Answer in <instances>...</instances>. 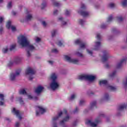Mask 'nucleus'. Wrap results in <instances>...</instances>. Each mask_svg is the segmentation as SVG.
Instances as JSON below:
<instances>
[{
    "instance_id": "nucleus-49",
    "label": "nucleus",
    "mask_w": 127,
    "mask_h": 127,
    "mask_svg": "<svg viewBox=\"0 0 127 127\" xmlns=\"http://www.w3.org/2000/svg\"><path fill=\"white\" fill-rule=\"evenodd\" d=\"M35 40L36 42L38 43V42H40L41 39L39 37H36L35 38Z\"/></svg>"
},
{
    "instance_id": "nucleus-56",
    "label": "nucleus",
    "mask_w": 127,
    "mask_h": 127,
    "mask_svg": "<svg viewBox=\"0 0 127 127\" xmlns=\"http://www.w3.org/2000/svg\"><path fill=\"white\" fill-rule=\"evenodd\" d=\"M78 112H79V109H78V108H76L74 111H73L74 114H76V113H78Z\"/></svg>"
},
{
    "instance_id": "nucleus-58",
    "label": "nucleus",
    "mask_w": 127,
    "mask_h": 127,
    "mask_svg": "<svg viewBox=\"0 0 127 127\" xmlns=\"http://www.w3.org/2000/svg\"><path fill=\"white\" fill-rule=\"evenodd\" d=\"M2 31H3V28L2 27H0V34H1L2 33Z\"/></svg>"
},
{
    "instance_id": "nucleus-37",
    "label": "nucleus",
    "mask_w": 127,
    "mask_h": 127,
    "mask_svg": "<svg viewBox=\"0 0 127 127\" xmlns=\"http://www.w3.org/2000/svg\"><path fill=\"white\" fill-rule=\"evenodd\" d=\"M75 98H76V94H72L70 97L69 98V101H73V100H74Z\"/></svg>"
},
{
    "instance_id": "nucleus-2",
    "label": "nucleus",
    "mask_w": 127,
    "mask_h": 127,
    "mask_svg": "<svg viewBox=\"0 0 127 127\" xmlns=\"http://www.w3.org/2000/svg\"><path fill=\"white\" fill-rule=\"evenodd\" d=\"M58 75L56 73H53L51 75V79L52 80V82L50 83V86L52 90H57L59 87H60V84L59 82L57 81V77Z\"/></svg>"
},
{
    "instance_id": "nucleus-45",
    "label": "nucleus",
    "mask_w": 127,
    "mask_h": 127,
    "mask_svg": "<svg viewBox=\"0 0 127 127\" xmlns=\"http://www.w3.org/2000/svg\"><path fill=\"white\" fill-rule=\"evenodd\" d=\"M12 6V4L11 3V2H9L8 3V4L7 5V8H11V7Z\"/></svg>"
},
{
    "instance_id": "nucleus-51",
    "label": "nucleus",
    "mask_w": 127,
    "mask_h": 127,
    "mask_svg": "<svg viewBox=\"0 0 127 127\" xmlns=\"http://www.w3.org/2000/svg\"><path fill=\"white\" fill-rule=\"evenodd\" d=\"M52 52L53 53H58V51L56 49H53L52 50Z\"/></svg>"
},
{
    "instance_id": "nucleus-13",
    "label": "nucleus",
    "mask_w": 127,
    "mask_h": 127,
    "mask_svg": "<svg viewBox=\"0 0 127 127\" xmlns=\"http://www.w3.org/2000/svg\"><path fill=\"white\" fill-rule=\"evenodd\" d=\"M103 56L102 58V60L103 62H106L107 60L109 59L110 57V55H109V52L107 51H104L102 52Z\"/></svg>"
},
{
    "instance_id": "nucleus-5",
    "label": "nucleus",
    "mask_w": 127,
    "mask_h": 127,
    "mask_svg": "<svg viewBox=\"0 0 127 127\" xmlns=\"http://www.w3.org/2000/svg\"><path fill=\"white\" fill-rule=\"evenodd\" d=\"M64 59L68 63H71L72 64H75L78 65L80 63V61L77 58H72L70 56L65 55L64 56Z\"/></svg>"
},
{
    "instance_id": "nucleus-15",
    "label": "nucleus",
    "mask_w": 127,
    "mask_h": 127,
    "mask_svg": "<svg viewBox=\"0 0 127 127\" xmlns=\"http://www.w3.org/2000/svg\"><path fill=\"white\" fill-rule=\"evenodd\" d=\"M12 113L14 115H15L19 120H21V119H22L20 112H19V111L16 110L15 108H13Z\"/></svg>"
},
{
    "instance_id": "nucleus-34",
    "label": "nucleus",
    "mask_w": 127,
    "mask_h": 127,
    "mask_svg": "<svg viewBox=\"0 0 127 127\" xmlns=\"http://www.w3.org/2000/svg\"><path fill=\"white\" fill-rule=\"evenodd\" d=\"M122 4L123 6L126 7L127 6V0H123L122 2Z\"/></svg>"
},
{
    "instance_id": "nucleus-11",
    "label": "nucleus",
    "mask_w": 127,
    "mask_h": 127,
    "mask_svg": "<svg viewBox=\"0 0 127 127\" xmlns=\"http://www.w3.org/2000/svg\"><path fill=\"white\" fill-rule=\"evenodd\" d=\"M74 43L75 44L80 45V48H86V47H88V44L87 43L82 42L80 39L76 40L74 41Z\"/></svg>"
},
{
    "instance_id": "nucleus-12",
    "label": "nucleus",
    "mask_w": 127,
    "mask_h": 127,
    "mask_svg": "<svg viewBox=\"0 0 127 127\" xmlns=\"http://www.w3.org/2000/svg\"><path fill=\"white\" fill-rule=\"evenodd\" d=\"M45 113H46V110L44 108L41 106L37 107L36 110V116H38L41 115H43Z\"/></svg>"
},
{
    "instance_id": "nucleus-59",
    "label": "nucleus",
    "mask_w": 127,
    "mask_h": 127,
    "mask_svg": "<svg viewBox=\"0 0 127 127\" xmlns=\"http://www.w3.org/2000/svg\"><path fill=\"white\" fill-rule=\"evenodd\" d=\"M57 13H58V10H55L54 11V15H56V14H57Z\"/></svg>"
},
{
    "instance_id": "nucleus-4",
    "label": "nucleus",
    "mask_w": 127,
    "mask_h": 127,
    "mask_svg": "<svg viewBox=\"0 0 127 127\" xmlns=\"http://www.w3.org/2000/svg\"><path fill=\"white\" fill-rule=\"evenodd\" d=\"M78 80L82 81L83 80H87L88 81H94L96 79V76L92 75L82 74L77 77Z\"/></svg>"
},
{
    "instance_id": "nucleus-54",
    "label": "nucleus",
    "mask_w": 127,
    "mask_h": 127,
    "mask_svg": "<svg viewBox=\"0 0 127 127\" xmlns=\"http://www.w3.org/2000/svg\"><path fill=\"white\" fill-rule=\"evenodd\" d=\"M96 37H97V39H100V38H101V35L99 33H97L96 34Z\"/></svg>"
},
{
    "instance_id": "nucleus-43",
    "label": "nucleus",
    "mask_w": 127,
    "mask_h": 127,
    "mask_svg": "<svg viewBox=\"0 0 127 127\" xmlns=\"http://www.w3.org/2000/svg\"><path fill=\"white\" fill-rule=\"evenodd\" d=\"M16 45L15 44H13L10 46V51H12L14 48H15Z\"/></svg>"
},
{
    "instance_id": "nucleus-7",
    "label": "nucleus",
    "mask_w": 127,
    "mask_h": 127,
    "mask_svg": "<svg viewBox=\"0 0 127 127\" xmlns=\"http://www.w3.org/2000/svg\"><path fill=\"white\" fill-rule=\"evenodd\" d=\"M99 85L102 86V85H107V88L111 91H117L118 88L115 86H111L110 84H108V81L106 80H102L99 81Z\"/></svg>"
},
{
    "instance_id": "nucleus-30",
    "label": "nucleus",
    "mask_w": 127,
    "mask_h": 127,
    "mask_svg": "<svg viewBox=\"0 0 127 127\" xmlns=\"http://www.w3.org/2000/svg\"><path fill=\"white\" fill-rule=\"evenodd\" d=\"M19 93L20 94V95H26V91L25 90V89H21L19 91Z\"/></svg>"
},
{
    "instance_id": "nucleus-32",
    "label": "nucleus",
    "mask_w": 127,
    "mask_h": 127,
    "mask_svg": "<svg viewBox=\"0 0 127 127\" xmlns=\"http://www.w3.org/2000/svg\"><path fill=\"white\" fill-rule=\"evenodd\" d=\"M6 26L8 29H10V27L12 26V25H11V22H10V21H8L6 23Z\"/></svg>"
},
{
    "instance_id": "nucleus-38",
    "label": "nucleus",
    "mask_w": 127,
    "mask_h": 127,
    "mask_svg": "<svg viewBox=\"0 0 127 127\" xmlns=\"http://www.w3.org/2000/svg\"><path fill=\"white\" fill-rule=\"evenodd\" d=\"M108 6L111 8H113V7H115V6H116V4L114 3H110L108 4Z\"/></svg>"
},
{
    "instance_id": "nucleus-29",
    "label": "nucleus",
    "mask_w": 127,
    "mask_h": 127,
    "mask_svg": "<svg viewBox=\"0 0 127 127\" xmlns=\"http://www.w3.org/2000/svg\"><path fill=\"white\" fill-rule=\"evenodd\" d=\"M46 6H47V2L45 1H43L41 4V8L43 9V8H45Z\"/></svg>"
},
{
    "instance_id": "nucleus-28",
    "label": "nucleus",
    "mask_w": 127,
    "mask_h": 127,
    "mask_svg": "<svg viewBox=\"0 0 127 127\" xmlns=\"http://www.w3.org/2000/svg\"><path fill=\"white\" fill-rule=\"evenodd\" d=\"M97 105L96 101H93L90 103V109H93L94 107H96Z\"/></svg>"
},
{
    "instance_id": "nucleus-16",
    "label": "nucleus",
    "mask_w": 127,
    "mask_h": 127,
    "mask_svg": "<svg viewBox=\"0 0 127 127\" xmlns=\"http://www.w3.org/2000/svg\"><path fill=\"white\" fill-rule=\"evenodd\" d=\"M44 90V87L39 85L35 89V93H36L37 95H39V94H41Z\"/></svg>"
},
{
    "instance_id": "nucleus-19",
    "label": "nucleus",
    "mask_w": 127,
    "mask_h": 127,
    "mask_svg": "<svg viewBox=\"0 0 127 127\" xmlns=\"http://www.w3.org/2000/svg\"><path fill=\"white\" fill-rule=\"evenodd\" d=\"M102 44H101V42H95V46L94 48L92 49L93 50H99L100 49V47H101V46Z\"/></svg>"
},
{
    "instance_id": "nucleus-42",
    "label": "nucleus",
    "mask_w": 127,
    "mask_h": 127,
    "mask_svg": "<svg viewBox=\"0 0 127 127\" xmlns=\"http://www.w3.org/2000/svg\"><path fill=\"white\" fill-rule=\"evenodd\" d=\"M117 20L119 22H121V21H123L124 20V18L122 16H119L117 17Z\"/></svg>"
},
{
    "instance_id": "nucleus-57",
    "label": "nucleus",
    "mask_w": 127,
    "mask_h": 127,
    "mask_svg": "<svg viewBox=\"0 0 127 127\" xmlns=\"http://www.w3.org/2000/svg\"><path fill=\"white\" fill-rule=\"evenodd\" d=\"M77 55L79 56V57H83V54L80 53H77Z\"/></svg>"
},
{
    "instance_id": "nucleus-25",
    "label": "nucleus",
    "mask_w": 127,
    "mask_h": 127,
    "mask_svg": "<svg viewBox=\"0 0 127 127\" xmlns=\"http://www.w3.org/2000/svg\"><path fill=\"white\" fill-rule=\"evenodd\" d=\"M127 108V105H126L125 104H122L120 106L119 108V111H123V110H125Z\"/></svg>"
},
{
    "instance_id": "nucleus-61",
    "label": "nucleus",
    "mask_w": 127,
    "mask_h": 127,
    "mask_svg": "<svg viewBox=\"0 0 127 127\" xmlns=\"http://www.w3.org/2000/svg\"><path fill=\"white\" fill-rule=\"evenodd\" d=\"M87 94L89 96H91V95L93 94V92L89 91L87 92Z\"/></svg>"
},
{
    "instance_id": "nucleus-48",
    "label": "nucleus",
    "mask_w": 127,
    "mask_h": 127,
    "mask_svg": "<svg viewBox=\"0 0 127 127\" xmlns=\"http://www.w3.org/2000/svg\"><path fill=\"white\" fill-rule=\"evenodd\" d=\"M59 46H62L63 45V42L60 41L57 43Z\"/></svg>"
},
{
    "instance_id": "nucleus-21",
    "label": "nucleus",
    "mask_w": 127,
    "mask_h": 127,
    "mask_svg": "<svg viewBox=\"0 0 127 127\" xmlns=\"http://www.w3.org/2000/svg\"><path fill=\"white\" fill-rule=\"evenodd\" d=\"M4 95L2 94H0V106H3L4 104Z\"/></svg>"
},
{
    "instance_id": "nucleus-23",
    "label": "nucleus",
    "mask_w": 127,
    "mask_h": 127,
    "mask_svg": "<svg viewBox=\"0 0 127 127\" xmlns=\"http://www.w3.org/2000/svg\"><path fill=\"white\" fill-rule=\"evenodd\" d=\"M110 99H111V96H110L109 93H106L104 94L103 98L102 100H103L104 101H109Z\"/></svg>"
},
{
    "instance_id": "nucleus-36",
    "label": "nucleus",
    "mask_w": 127,
    "mask_h": 127,
    "mask_svg": "<svg viewBox=\"0 0 127 127\" xmlns=\"http://www.w3.org/2000/svg\"><path fill=\"white\" fill-rule=\"evenodd\" d=\"M116 75H117V71H114L109 74V76L110 77H115Z\"/></svg>"
},
{
    "instance_id": "nucleus-63",
    "label": "nucleus",
    "mask_w": 127,
    "mask_h": 127,
    "mask_svg": "<svg viewBox=\"0 0 127 127\" xmlns=\"http://www.w3.org/2000/svg\"><path fill=\"white\" fill-rule=\"evenodd\" d=\"M12 64H13V63H12V62H10V63L8 64V66H11V65H12Z\"/></svg>"
},
{
    "instance_id": "nucleus-24",
    "label": "nucleus",
    "mask_w": 127,
    "mask_h": 127,
    "mask_svg": "<svg viewBox=\"0 0 127 127\" xmlns=\"http://www.w3.org/2000/svg\"><path fill=\"white\" fill-rule=\"evenodd\" d=\"M28 99H29V100H34V101H37V100H38L37 97H33L31 94H28Z\"/></svg>"
},
{
    "instance_id": "nucleus-60",
    "label": "nucleus",
    "mask_w": 127,
    "mask_h": 127,
    "mask_svg": "<svg viewBox=\"0 0 127 127\" xmlns=\"http://www.w3.org/2000/svg\"><path fill=\"white\" fill-rule=\"evenodd\" d=\"M42 23L43 26H46V25H47V24H46V22L45 21H43Z\"/></svg>"
},
{
    "instance_id": "nucleus-18",
    "label": "nucleus",
    "mask_w": 127,
    "mask_h": 127,
    "mask_svg": "<svg viewBox=\"0 0 127 127\" xmlns=\"http://www.w3.org/2000/svg\"><path fill=\"white\" fill-rule=\"evenodd\" d=\"M70 117L69 115H67L64 118L63 120L61 121L60 122V125H64L65 123L67 122H69V120H70Z\"/></svg>"
},
{
    "instance_id": "nucleus-47",
    "label": "nucleus",
    "mask_w": 127,
    "mask_h": 127,
    "mask_svg": "<svg viewBox=\"0 0 127 127\" xmlns=\"http://www.w3.org/2000/svg\"><path fill=\"white\" fill-rule=\"evenodd\" d=\"M20 127V122H17L15 124V127Z\"/></svg>"
},
{
    "instance_id": "nucleus-17",
    "label": "nucleus",
    "mask_w": 127,
    "mask_h": 127,
    "mask_svg": "<svg viewBox=\"0 0 127 127\" xmlns=\"http://www.w3.org/2000/svg\"><path fill=\"white\" fill-rule=\"evenodd\" d=\"M32 18V14L29 13L26 15L25 20H21V22H24V21H30Z\"/></svg>"
},
{
    "instance_id": "nucleus-44",
    "label": "nucleus",
    "mask_w": 127,
    "mask_h": 127,
    "mask_svg": "<svg viewBox=\"0 0 127 127\" xmlns=\"http://www.w3.org/2000/svg\"><path fill=\"white\" fill-rule=\"evenodd\" d=\"M3 53H6L8 51V49L7 48H4L2 50Z\"/></svg>"
},
{
    "instance_id": "nucleus-62",
    "label": "nucleus",
    "mask_w": 127,
    "mask_h": 127,
    "mask_svg": "<svg viewBox=\"0 0 127 127\" xmlns=\"http://www.w3.org/2000/svg\"><path fill=\"white\" fill-rule=\"evenodd\" d=\"M76 126H77V123L76 122H74L73 124H72V126L73 127H76Z\"/></svg>"
},
{
    "instance_id": "nucleus-39",
    "label": "nucleus",
    "mask_w": 127,
    "mask_h": 127,
    "mask_svg": "<svg viewBox=\"0 0 127 127\" xmlns=\"http://www.w3.org/2000/svg\"><path fill=\"white\" fill-rule=\"evenodd\" d=\"M113 16L111 15L109 16V17L107 19V22H111L113 21Z\"/></svg>"
},
{
    "instance_id": "nucleus-27",
    "label": "nucleus",
    "mask_w": 127,
    "mask_h": 127,
    "mask_svg": "<svg viewBox=\"0 0 127 127\" xmlns=\"http://www.w3.org/2000/svg\"><path fill=\"white\" fill-rule=\"evenodd\" d=\"M52 3L55 6H60V5H61L60 2L56 1H53Z\"/></svg>"
},
{
    "instance_id": "nucleus-6",
    "label": "nucleus",
    "mask_w": 127,
    "mask_h": 127,
    "mask_svg": "<svg viewBox=\"0 0 127 127\" xmlns=\"http://www.w3.org/2000/svg\"><path fill=\"white\" fill-rule=\"evenodd\" d=\"M25 74L27 77H28L29 80H32L33 79V75L35 74V71L31 67H28L25 71Z\"/></svg>"
},
{
    "instance_id": "nucleus-55",
    "label": "nucleus",
    "mask_w": 127,
    "mask_h": 127,
    "mask_svg": "<svg viewBox=\"0 0 127 127\" xmlns=\"http://www.w3.org/2000/svg\"><path fill=\"white\" fill-rule=\"evenodd\" d=\"M107 27V26L105 25V24H102L101 25V28H106Z\"/></svg>"
},
{
    "instance_id": "nucleus-14",
    "label": "nucleus",
    "mask_w": 127,
    "mask_h": 127,
    "mask_svg": "<svg viewBox=\"0 0 127 127\" xmlns=\"http://www.w3.org/2000/svg\"><path fill=\"white\" fill-rule=\"evenodd\" d=\"M127 61V58H125L123 59L120 62L118 63L116 65L117 68H121L123 67V65L126 64V62Z\"/></svg>"
},
{
    "instance_id": "nucleus-22",
    "label": "nucleus",
    "mask_w": 127,
    "mask_h": 127,
    "mask_svg": "<svg viewBox=\"0 0 127 127\" xmlns=\"http://www.w3.org/2000/svg\"><path fill=\"white\" fill-rule=\"evenodd\" d=\"M21 60H22V59L20 57H16L14 60V63L15 64H19L21 62Z\"/></svg>"
},
{
    "instance_id": "nucleus-41",
    "label": "nucleus",
    "mask_w": 127,
    "mask_h": 127,
    "mask_svg": "<svg viewBox=\"0 0 127 127\" xmlns=\"http://www.w3.org/2000/svg\"><path fill=\"white\" fill-rule=\"evenodd\" d=\"M86 51H87V53H88V54H89L91 56H92V55H93V51H92L91 50L87 49Z\"/></svg>"
},
{
    "instance_id": "nucleus-40",
    "label": "nucleus",
    "mask_w": 127,
    "mask_h": 127,
    "mask_svg": "<svg viewBox=\"0 0 127 127\" xmlns=\"http://www.w3.org/2000/svg\"><path fill=\"white\" fill-rule=\"evenodd\" d=\"M86 103V101L84 100H81L79 101V105L80 106H83V105H85V103Z\"/></svg>"
},
{
    "instance_id": "nucleus-35",
    "label": "nucleus",
    "mask_w": 127,
    "mask_h": 127,
    "mask_svg": "<svg viewBox=\"0 0 127 127\" xmlns=\"http://www.w3.org/2000/svg\"><path fill=\"white\" fill-rule=\"evenodd\" d=\"M51 34H52V37H54L55 36V35H56V34H57V30H53L51 32Z\"/></svg>"
},
{
    "instance_id": "nucleus-53",
    "label": "nucleus",
    "mask_w": 127,
    "mask_h": 127,
    "mask_svg": "<svg viewBox=\"0 0 127 127\" xmlns=\"http://www.w3.org/2000/svg\"><path fill=\"white\" fill-rule=\"evenodd\" d=\"M48 62L50 65H53V64H54V62L53 61H48Z\"/></svg>"
},
{
    "instance_id": "nucleus-3",
    "label": "nucleus",
    "mask_w": 127,
    "mask_h": 127,
    "mask_svg": "<svg viewBox=\"0 0 127 127\" xmlns=\"http://www.w3.org/2000/svg\"><path fill=\"white\" fill-rule=\"evenodd\" d=\"M64 115H67V110H64V112L61 111L59 113L58 116L54 117L52 119L53 124H52V127H58L57 126V123L55 122V121H57L59 118H61L62 116H64Z\"/></svg>"
},
{
    "instance_id": "nucleus-33",
    "label": "nucleus",
    "mask_w": 127,
    "mask_h": 127,
    "mask_svg": "<svg viewBox=\"0 0 127 127\" xmlns=\"http://www.w3.org/2000/svg\"><path fill=\"white\" fill-rule=\"evenodd\" d=\"M17 101H18L21 105H23V104H24L21 97L17 98Z\"/></svg>"
},
{
    "instance_id": "nucleus-8",
    "label": "nucleus",
    "mask_w": 127,
    "mask_h": 127,
    "mask_svg": "<svg viewBox=\"0 0 127 127\" xmlns=\"http://www.w3.org/2000/svg\"><path fill=\"white\" fill-rule=\"evenodd\" d=\"M100 122H101V119H100V118H97L95 119L94 122H93L91 120H88L86 122V124L88 125V126H91V127H96Z\"/></svg>"
},
{
    "instance_id": "nucleus-20",
    "label": "nucleus",
    "mask_w": 127,
    "mask_h": 127,
    "mask_svg": "<svg viewBox=\"0 0 127 127\" xmlns=\"http://www.w3.org/2000/svg\"><path fill=\"white\" fill-rule=\"evenodd\" d=\"M58 20L61 22L62 25H66L67 21L65 20V19L63 17H60L58 18Z\"/></svg>"
},
{
    "instance_id": "nucleus-1",
    "label": "nucleus",
    "mask_w": 127,
    "mask_h": 127,
    "mask_svg": "<svg viewBox=\"0 0 127 127\" xmlns=\"http://www.w3.org/2000/svg\"><path fill=\"white\" fill-rule=\"evenodd\" d=\"M17 43L22 47H27V57H30L31 52L35 50V47L29 43V41H28L26 36L20 35L18 37Z\"/></svg>"
},
{
    "instance_id": "nucleus-31",
    "label": "nucleus",
    "mask_w": 127,
    "mask_h": 127,
    "mask_svg": "<svg viewBox=\"0 0 127 127\" xmlns=\"http://www.w3.org/2000/svg\"><path fill=\"white\" fill-rule=\"evenodd\" d=\"M86 22L85 21V20L82 19H79L78 20V23H79V24H80V25H84V24H85V23Z\"/></svg>"
},
{
    "instance_id": "nucleus-26",
    "label": "nucleus",
    "mask_w": 127,
    "mask_h": 127,
    "mask_svg": "<svg viewBox=\"0 0 127 127\" xmlns=\"http://www.w3.org/2000/svg\"><path fill=\"white\" fill-rule=\"evenodd\" d=\"M123 86L125 89H127V76L126 77V81H123Z\"/></svg>"
},
{
    "instance_id": "nucleus-52",
    "label": "nucleus",
    "mask_w": 127,
    "mask_h": 127,
    "mask_svg": "<svg viewBox=\"0 0 127 127\" xmlns=\"http://www.w3.org/2000/svg\"><path fill=\"white\" fill-rule=\"evenodd\" d=\"M70 13H71V11H69V10H66L65 11L66 15H69V14H70Z\"/></svg>"
},
{
    "instance_id": "nucleus-46",
    "label": "nucleus",
    "mask_w": 127,
    "mask_h": 127,
    "mask_svg": "<svg viewBox=\"0 0 127 127\" xmlns=\"http://www.w3.org/2000/svg\"><path fill=\"white\" fill-rule=\"evenodd\" d=\"M10 28L11 29L12 31H13V32H14V31H16V28H15V26H11Z\"/></svg>"
},
{
    "instance_id": "nucleus-9",
    "label": "nucleus",
    "mask_w": 127,
    "mask_h": 127,
    "mask_svg": "<svg viewBox=\"0 0 127 127\" xmlns=\"http://www.w3.org/2000/svg\"><path fill=\"white\" fill-rule=\"evenodd\" d=\"M86 8V6L84 4H82L80 9L78 11V13L81 14L83 16H88L89 15V12L84 11V10Z\"/></svg>"
},
{
    "instance_id": "nucleus-10",
    "label": "nucleus",
    "mask_w": 127,
    "mask_h": 127,
    "mask_svg": "<svg viewBox=\"0 0 127 127\" xmlns=\"http://www.w3.org/2000/svg\"><path fill=\"white\" fill-rule=\"evenodd\" d=\"M19 74H20V72L16 71V73H11L9 76V80L11 81V82H14L15 80H16V77L19 76Z\"/></svg>"
},
{
    "instance_id": "nucleus-64",
    "label": "nucleus",
    "mask_w": 127,
    "mask_h": 127,
    "mask_svg": "<svg viewBox=\"0 0 127 127\" xmlns=\"http://www.w3.org/2000/svg\"><path fill=\"white\" fill-rule=\"evenodd\" d=\"M105 67L106 68H109V64H106L105 65Z\"/></svg>"
},
{
    "instance_id": "nucleus-50",
    "label": "nucleus",
    "mask_w": 127,
    "mask_h": 127,
    "mask_svg": "<svg viewBox=\"0 0 127 127\" xmlns=\"http://www.w3.org/2000/svg\"><path fill=\"white\" fill-rule=\"evenodd\" d=\"M4 20L3 17H0V23H2Z\"/></svg>"
}]
</instances>
